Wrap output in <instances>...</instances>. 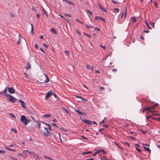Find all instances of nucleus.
I'll return each instance as SVG.
<instances>
[{"label": "nucleus", "mask_w": 160, "mask_h": 160, "mask_svg": "<svg viewBox=\"0 0 160 160\" xmlns=\"http://www.w3.org/2000/svg\"><path fill=\"white\" fill-rule=\"evenodd\" d=\"M5 153V151L2 150H0V153Z\"/></svg>", "instance_id": "ea45409f"}, {"label": "nucleus", "mask_w": 160, "mask_h": 160, "mask_svg": "<svg viewBox=\"0 0 160 160\" xmlns=\"http://www.w3.org/2000/svg\"><path fill=\"white\" fill-rule=\"evenodd\" d=\"M36 17L38 18H39L40 17V15L38 14H37L36 15Z\"/></svg>", "instance_id": "e2e57ef3"}, {"label": "nucleus", "mask_w": 160, "mask_h": 160, "mask_svg": "<svg viewBox=\"0 0 160 160\" xmlns=\"http://www.w3.org/2000/svg\"><path fill=\"white\" fill-rule=\"evenodd\" d=\"M151 25L153 27H154V24L153 22H150Z\"/></svg>", "instance_id": "603ef678"}, {"label": "nucleus", "mask_w": 160, "mask_h": 160, "mask_svg": "<svg viewBox=\"0 0 160 160\" xmlns=\"http://www.w3.org/2000/svg\"><path fill=\"white\" fill-rule=\"evenodd\" d=\"M132 21H133L134 22H135L136 21V19L135 18H133L132 19Z\"/></svg>", "instance_id": "de8ad7c7"}, {"label": "nucleus", "mask_w": 160, "mask_h": 160, "mask_svg": "<svg viewBox=\"0 0 160 160\" xmlns=\"http://www.w3.org/2000/svg\"><path fill=\"white\" fill-rule=\"evenodd\" d=\"M49 81V79L48 77H47L46 78V79L44 81V82L45 83H47Z\"/></svg>", "instance_id": "c756f323"}, {"label": "nucleus", "mask_w": 160, "mask_h": 160, "mask_svg": "<svg viewBox=\"0 0 160 160\" xmlns=\"http://www.w3.org/2000/svg\"><path fill=\"white\" fill-rule=\"evenodd\" d=\"M11 131L13 132H15V133H16V132H17V131H16V130L14 128H11Z\"/></svg>", "instance_id": "c9c22d12"}, {"label": "nucleus", "mask_w": 160, "mask_h": 160, "mask_svg": "<svg viewBox=\"0 0 160 160\" xmlns=\"http://www.w3.org/2000/svg\"><path fill=\"white\" fill-rule=\"evenodd\" d=\"M51 116V115L50 114H46L45 115H43V117H49Z\"/></svg>", "instance_id": "412c9836"}, {"label": "nucleus", "mask_w": 160, "mask_h": 160, "mask_svg": "<svg viewBox=\"0 0 160 160\" xmlns=\"http://www.w3.org/2000/svg\"><path fill=\"white\" fill-rule=\"evenodd\" d=\"M45 136L46 137L48 136H50L51 135V133L49 132L48 130H47L46 132H45L44 133Z\"/></svg>", "instance_id": "0eeeda50"}, {"label": "nucleus", "mask_w": 160, "mask_h": 160, "mask_svg": "<svg viewBox=\"0 0 160 160\" xmlns=\"http://www.w3.org/2000/svg\"><path fill=\"white\" fill-rule=\"evenodd\" d=\"M21 38H19L17 42V43L18 44H20L21 43Z\"/></svg>", "instance_id": "bb28decb"}, {"label": "nucleus", "mask_w": 160, "mask_h": 160, "mask_svg": "<svg viewBox=\"0 0 160 160\" xmlns=\"http://www.w3.org/2000/svg\"><path fill=\"white\" fill-rule=\"evenodd\" d=\"M75 111L76 112L79 114H81L82 113V112H80L79 110H75Z\"/></svg>", "instance_id": "b1692460"}, {"label": "nucleus", "mask_w": 160, "mask_h": 160, "mask_svg": "<svg viewBox=\"0 0 160 160\" xmlns=\"http://www.w3.org/2000/svg\"><path fill=\"white\" fill-rule=\"evenodd\" d=\"M31 64L28 62L27 63V65L25 68L27 69H29L31 68Z\"/></svg>", "instance_id": "f8f14e48"}, {"label": "nucleus", "mask_w": 160, "mask_h": 160, "mask_svg": "<svg viewBox=\"0 0 160 160\" xmlns=\"http://www.w3.org/2000/svg\"><path fill=\"white\" fill-rule=\"evenodd\" d=\"M64 19L66 20V21H67V22L68 24H70V22H69V21H68V18H64Z\"/></svg>", "instance_id": "09e8293b"}, {"label": "nucleus", "mask_w": 160, "mask_h": 160, "mask_svg": "<svg viewBox=\"0 0 160 160\" xmlns=\"http://www.w3.org/2000/svg\"><path fill=\"white\" fill-rule=\"evenodd\" d=\"M87 12H88V13H89L91 15H92V12H91V11H90V10H89L88 9H87Z\"/></svg>", "instance_id": "37998d69"}, {"label": "nucleus", "mask_w": 160, "mask_h": 160, "mask_svg": "<svg viewBox=\"0 0 160 160\" xmlns=\"http://www.w3.org/2000/svg\"><path fill=\"white\" fill-rule=\"evenodd\" d=\"M42 123H43V124H46V126H48V129L50 131L52 130L51 127V126L48 124L44 122H42Z\"/></svg>", "instance_id": "4468645a"}, {"label": "nucleus", "mask_w": 160, "mask_h": 160, "mask_svg": "<svg viewBox=\"0 0 160 160\" xmlns=\"http://www.w3.org/2000/svg\"><path fill=\"white\" fill-rule=\"evenodd\" d=\"M99 151V152H103L104 153H105V154H106V152L104 151V149H102L101 150H100V151Z\"/></svg>", "instance_id": "72a5a7b5"}, {"label": "nucleus", "mask_w": 160, "mask_h": 160, "mask_svg": "<svg viewBox=\"0 0 160 160\" xmlns=\"http://www.w3.org/2000/svg\"><path fill=\"white\" fill-rule=\"evenodd\" d=\"M100 46L101 47H102V48L103 49H106V47L105 46H102V44H101L100 45Z\"/></svg>", "instance_id": "4d7b16f0"}, {"label": "nucleus", "mask_w": 160, "mask_h": 160, "mask_svg": "<svg viewBox=\"0 0 160 160\" xmlns=\"http://www.w3.org/2000/svg\"><path fill=\"white\" fill-rule=\"evenodd\" d=\"M106 117H105L104 118V119L102 121H101V122H100L99 124H102V123H104V120H105V119H106Z\"/></svg>", "instance_id": "f704fd0d"}, {"label": "nucleus", "mask_w": 160, "mask_h": 160, "mask_svg": "<svg viewBox=\"0 0 160 160\" xmlns=\"http://www.w3.org/2000/svg\"><path fill=\"white\" fill-rule=\"evenodd\" d=\"M26 152H28L30 154V152L28 151V150H24L23 151V153H25Z\"/></svg>", "instance_id": "58836bf2"}, {"label": "nucleus", "mask_w": 160, "mask_h": 160, "mask_svg": "<svg viewBox=\"0 0 160 160\" xmlns=\"http://www.w3.org/2000/svg\"><path fill=\"white\" fill-rule=\"evenodd\" d=\"M22 104V106L24 108H26V107L25 105V104L23 102Z\"/></svg>", "instance_id": "7c9ffc66"}, {"label": "nucleus", "mask_w": 160, "mask_h": 160, "mask_svg": "<svg viewBox=\"0 0 160 160\" xmlns=\"http://www.w3.org/2000/svg\"><path fill=\"white\" fill-rule=\"evenodd\" d=\"M51 31L55 34H57L58 33V32L54 28H52L51 29Z\"/></svg>", "instance_id": "9d476101"}, {"label": "nucleus", "mask_w": 160, "mask_h": 160, "mask_svg": "<svg viewBox=\"0 0 160 160\" xmlns=\"http://www.w3.org/2000/svg\"><path fill=\"white\" fill-rule=\"evenodd\" d=\"M112 2H113V3H115V4H118V2H116L114 0H112Z\"/></svg>", "instance_id": "6e6d98bb"}, {"label": "nucleus", "mask_w": 160, "mask_h": 160, "mask_svg": "<svg viewBox=\"0 0 160 160\" xmlns=\"http://www.w3.org/2000/svg\"><path fill=\"white\" fill-rule=\"evenodd\" d=\"M81 99L82 100L84 101H85V102L87 101V99H86L85 98H82Z\"/></svg>", "instance_id": "bf43d9fd"}, {"label": "nucleus", "mask_w": 160, "mask_h": 160, "mask_svg": "<svg viewBox=\"0 0 160 160\" xmlns=\"http://www.w3.org/2000/svg\"><path fill=\"white\" fill-rule=\"evenodd\" d=\"M82 154H88V152H82Z\"/></svg>", "instance_id": "052dcab7"}, {"label": "nucleus", "mask_w": 160, "mask_h": 160, "mask_svg": "<svg viewBox=\"0 0 160 160\" xmlns=\"http://www.w3.org/2000/svg\"><path fill=\"white\" fill-rule=\"evenodd\" d=\"M6 96L8 97L7 100L9 102H14L17 101V99L14 98L12 96L8 94H6Z\"/></svg>", "instance_id": "f03ea898"}, {"label": "nucleus", "mask_w": 160, "mask_h": 160, "mask_svg": "<svg viewBox=\"0 0 160 160\" xmlns=\"http://www.w3.org/2000/svg\"><path fill=\"white\" fill-rule=\"evenodd\" d=\"M145 108L146 110V111H148L150 112H152L150 110V109H151L150 107H148L147 108Z\"/></svg>", "instance_id": "5701e85b"}, {"label": "nucleus", "mask_w": 160, "mask_h": 160, "mask_svg": "<svg viewBox=\"0 0 160 160\" xmlns=\"http://www.w3.org/2000/svg\"><path fill=\"white\" fill-rule=\"evenodd\" d=\"M4 148H5L7 149V150H8L10 151H16V150H15V149H12L11 148H8L6 146H5L4 147Z\"/></svg>", "instance_id": "2eb2a0df"}, {"label": "nucleus", "mask_w": 160, "mask_h": 160, "mask_svg": "<svg viewBox=\"0 0 160 160\" xmlns=\"http://www.w3.org/2000/svg\"><path fill=\"white\" fill-rule=\"evenodd\" d=\"M35 47L36 49L38 48V46L37 44H35Z\"/></svg>", "instance_id": "774afa93"}, {"label": "nucleus", "mask_w": 160, "mask_h": 160, "mask_svg": "<svg viewBox=\"0 0 160 160\" xmlns=\"http://www.w3.org/2000/svg\"><path fill=\"white\" fill-rule=\"evenodd\" d=\"M64 16H68V17H71V15L69 14H64Z\"/></svg>", "instance_id": "c03bdc74"}, {"label": "nucleus", "mask_w": 160, "mask_h": 160, "mask_svg": "<svg viewBox=\"0 0 160 160\" xmlns=\"http://www.w3.org/2000/svg\"><path fill=\"white\" fill-rule=\"evenodd\" d=\"M67 2L68 3L72 5H74V3L72 2L71 1H68V2Z\"/></svg>", "instance_id": "4be33fe9"}, {"label": "nucleus", "mask_w": 160, "mask_h": 160, "mask_svg": "<svg viewBox=\"0 0 160 160\" xmlns=\"http://www.w3.org/2000/svg\"><path fill=\"white\" fill-rule=\"evenodd\" d=\"M100 19L101 21H102L104 22H105V20L104 18L100 17Z\"/></svg>", "instance_id": "79ce46f5"}, {"label": "nucleus", "mask_w": 160, "mask_h": 160, "mask_svg": "<svg viewBox=\"0 0 160 160\" xmlns=\"http://www.w3.org/2000/svg\"><path fill=\"white\" fill-rule=\"evenodd\" d=\"M99 151H98L96 152H95V153H94L93 154V156H95V155H96L97 154V153H99Z\"/></svg>", "instance_id": "8fccbe9b"}, {"label": "nucleus", "mask_w": 160, "mask_h": 160, "mask_svg": "<svg viewBox=\"0 0 160 160\" xmlns=\"http://www.w3.org/2000/svg\"><path fill=\"white\" fill-rule=\"evenodd\" d=\"M8 90L9 92L11 93H14L15 92V89L13 87H9L8 88Z\"/></svg>", "instance_id": "20e7f679"}, {"label": "nucleus", "mask_w": 160, "mask_h": 160, "mask_svg": "<svg viewBox=\"0 0 160 160\" xmlns=\"http://www.w3.org/2000/svg\"><path fill=\"white\" fill-rule=\"evenodd\" d=\"M40 50L42 52H44V53H45V52L44 51L43 49L41 48H40Z\"/></svg>", "instance_id": "3c124183"}, {"label": "nucleus", "mask_w": 160, "mask_h": 160, "mask_svg": "<svg viewBox=\"0 0 160 160\" xmlns=\"http://www.w3.org/2000/svg\"><path fill=\"white\" fill-rule=\"evenodd\" d=\"M125 10V11L124 13L123 12V11L122 13L120 14V15H119V18L120 17L121 18H122L123 16V14H124V17L123 18V19H124L125 18L127 15V8H126Z\"/></svg>", "instance_id": "7ed1b4c3"}, {"label": "nucleus", "mask_w": 160, "mask_h": 160, "mask_svg": "<svg viewBox=\"0 0 160 160\" xmlns=\"http://www.w3.org/2000/svg\"><path fill=\"white\" fill-rule=\"evenodd\" d=\"M154 4L155 5V6L156 7V8H157L158 7V4H157V3L156 2H154Z\"/></svg>", "instance_id": "338daca9"}, {"label": "nucleus", "mask_w": 160, "mask_h": 160, "mask_svg": "<svg viewBox=\"0 0 160 160\" xmlns=\"http://www.w3.org/2000/svg\"><path fill=\"white\" fill-rule=\"evenodd\" d=\"M7 88L6 87L4 91L0 92V94L1 93H2V95L4 96V95L6 96V94L7 93Z\"/></svg>", "instance_id": "6e6552de"}, {"label": "nucleus", "mask_w": 160, "mask_h": 160, "mask_svg": "<svg viewBox=\"0 0 160 160\" xmlns=\"http://www.w3.org/2000/svg\"><path fill=\"white\" fill-rule=\"evenodd\" d=\"M144 149L147 151L151 152V150L149 148H147L144 146L143 147Z\"/></svg>", "instance_id": "f3484780"}, {"label": "nucleus", "mask_w": 160, "mask_h": 160, "mask_svg": "<svg viewBox=\"0 0 160 160\" xmlns=\"http://www.w3.org/2000/svg\"><path fill=\"white\" fill-rule=\"evenodd\" d=\"M136 148L138 152H139L141 153H142V151L139 148L137 147H136Z\"/></svg>", "instance_id": "cd10ccee"}, {"label": "nucleus", "mask_w": 160, "mask_h": 160, "mask_svg": "<svg viewBox=\"0 0 160 160\" xmlns=\"http://www.w3.org/2000/svg\"><path fill=\"white\" fill-rule=\"evenodd\" d=\"M17 155L18 157H22V154L21 153H19L17 154Z\"/></svg>", "instance_id": "5fc2aeb1"}, {"label": "nucleus", "mask_w": 160, "mask_h": 160, "mask_svg": "<svg viewBox=\"0 0 160 160\" xmlns=\"http://www.w3.org/2000/svg\"><path fill=\"white\" fill-rule=\"evenodd\" d=\"M87 68L88 69L90 70L91 71H92L93 70V67L89 65H87Z\"/></svg>", "instance_id": "9b49d317"}, {"label": "nucleus", "mask_w": 160, "mask_h": 160, "mask_svg": "<svg viewBox=\"0 0 160 160\" xmlns=\"http://www.w3.org/2000/svg\"><path fill=\"white\" fill-rule=\"evenodd\" d=\"M100 89L101 90H104L105 89V88L104 87H100Z\"/></svg>", "instance_id": "13d9d810"}, {"label": "nucleus", "mask_w": 160, "mask_h": 160, "mask_svg": "<svg viewBox=\"0 0 160 160\" xmlns=\"http://www.w3.org/2000/svg\"><path fill=\"white\" fill-rule=\"evenodd\" d=\"M98 5L100 9H102L104 12H106V10L105 8L102 7L99 3H98Z\"/></svg>", "instance_id": "1a4fd4ad"}, {"label": "nucleus", "mask_w": 160, "mask_h": 160, "mask_svg": "<svg viewBox=\"0 0 160 160\" xmlns=\"http://www.w3.org/2000/svg\"><path fill=\"white\" fill-rule=\"evenodd\" d=\"M52 93L51 91H49L48 92H47L45 96V99H47L49 97L51 96L52 95Z\"/></svg>", "instance_id": "423d86ee"}, {"label": "nucleus", "mask_w": 160, "mask_h": 160, "mask_svg": "<svg viewBox=\"0 0 160 160\" xmlns=\"http://www.w3.org/2000/svg\"><path fill=\"white\" fill-rule=\"evenodd\" d=\"M114 12H118L119 11V10L118 8H114Z\"/></svg>", "instance_id": "aec40b11"}, {"label": "nucleus", "mask_w": 160, "mask_h": 160, "mask_svg": "<svg viewBox=\"0 0 160 160\" xmlns=\"http://www.w3.org/2000/svg\"><path fill=\"white\" fill-rule=\"evenodd\" d=\"M75 97L78 98H79L80 99L82 98V97L80 96L76 95V96H75Z\"/></svg>", "instance_id": "69168bd1"}, {"label": "nucleus", "mask_w": 160, "mask_h": 160, "mask_svg": "<svg viewBox=\"0 0 160 160\" xmlns=\"http://www.w3.org/2000/svg\"><path fill=\"white\" fill-rule=\"evenodd\" d=\"M42 9L44 12V13H45V15L47 17H48V12H46V11L43 8H42Z\"/></svg>", "instance_id": "6ab92c4d"}, {"label": "nucleus", "mask_w": 160, "mask_h": 160, "mask_svg": "<svg viewBox=\"0 0 160 160\" xmlns=\"http://www.w3.org/2000/svg\"><path fill=\"white\" fill-rule=\"evenodd\" d=\"M9 114L13 118H16V116L15 115H13L12 113H10Z\"/></svg>", "instance_id": "2f4dec72"}, {"label": "nucleus", "mask_w": 160, "mask_h": 160, "mask_svg": "<svg viewBox=\"0 0 160 160\" xmlns=\"http://www.w3.org/2000/svg\"><path fill=\"white\" fill-rule=\"evenodd\" d=\"M20 120L21 122L24 123L25 125H27V124L29 123L31 121L30 119H27L25 116L23 115L21 116Z\"/></svg>", "instance_id": "f257e3e1"}, {"label": "nucleus", "mask_w": 160, "mask_h": 160, "mask_svg": "<svg viewBox=\"0 0 160 160\" xmlns=\"http://www.w3.org/2000/svg\"><path fill=\"white\" fill-rule=\"evenodd\" d=\"M128 134H132L134 133V132H128Z\"/></svg>", "instance_id": "680f3d73"}, {"label": "nucleus", "mask_w": 160, "mask_h": 160, "mask_svg": "<svg viewBox=\"0 0 160 160\" xmlns=\"http://www.w3.org/2000/svg\"><path fill=\"white\" fill-rule=\"evenodd\" d=\"M158 105V104L157 103H156L155 104L150 107L151 109H155L156 108V107H157Z\"/></svg>", "instance_id": "dca6fc26"}, {"label": "nucleus", "mask_w": 160, "mask_h": 160, "mask_svg": "<svg viewBox=\"0 0 160 160\" xmlns=\"http://www.w3.org/2000/svg\"><path fill=\"white\" fill-rule=\"evenodd\" d=\"M86 26L87 28H92L94 27L92 25H86Z\"/></svg>", "instance_id": "a211bd4d"}, {"label": "nucleus", "mask_w": 160, "mask_h": 160, "mask_svg": "<svg viewBox=\"0 0 160 160\" xmlns=\"http://www.w3.org/2000/svg\"><path fill=\"white\" fill-rule=\"evenodd\" d=\"M30 24L31 25V30L30 31V32L32 35H33L34 34L33 26V25L32 24L30 23Z\"/></svg>", "instance_id": "ddd939ff"}, {"label": "nucleus", "mask_w": 160, "mask_h": 160, "mask_svg": "<svg viewBox=\"0 0 160 160\" xmlns=\"http://www.w3.org/2000/svg\"><path fill=\"white\" fill-rule=\"evenodd\" d=\"M62 109H64V110H65V111L67 113H69L70 114V113L69 112H68V110H67L66 108H62Z\"/></svg>", "instance_id": "e433bc0d"}, {"label": "nucleus", "mask_w": 160, "mask_h": 160, "mask_svg": "<svg viewBox=\"0 0 160 160\" xmlns=\"http://www.w3.org/2000/svg\"><path fill=\"white\" fill-rule=\"evenodd\" d=\"M64 52L67 56H68L69 54V52L68 51H65Z\"/></svg>", "instance_id": "a878e982"}, {"label": "nucleus", "mask_w": 160, "mask_h": 160, "mask_svg": "<svg viewBox=\"0 0 160 160\" xmlns=\"http://www.w3.org/2000/svg\"><path fill=\"white\" fill-rule=\"evenodd\" d=\"M51 125L53 126L54 127H58L57 126V125L56 124L54 123H52L51 124Z\"/></svg>", "instance_id": "a19ab883"}, {"label": "nucleus", "mask_w": 160, "mask_h": 160, "mask_svg": "<svg viewBox=\"0 0 160 160\" xmlns=\"http://www.w3.org/2000/svg\"><path fill=\"white\" fill-rule=\"evenodd\" d=\"M84 34L86 36L89 37V38H91V35H89V34H88L85 33H84Z\"/></svg>", "instance_id": "a18cd8bd"}, {"label": "nucleus", "mask_w": 160, "mask_h": 160, "mask_svg": "<svg viewBox=\"0 0 160 160\" xmlns=\"http://www.w3.org/2000/svg\"><path fill=\"white\" fill-rule=\"evenodd\" d=\"M145 23L148 28L150 29H151V28L150 26L148 24L147 22L146 21H145Z\"/></svg>", "instance_id": "473e14b6"}, {"label": "nucleus", "mask_w": 160, "mask_h": 160, "mask_svg": "<svg viewBox=\"0 0 160 160\" xmlns=\"http://www.w3.org/2000/svg\"><path fill=\"white\" fill-rule=\"evenodd\" d=\"M114 143L115 144L117 145L118 147L119 148H120V147L119 146L118 144V143L116 142H114Z\"/></svg>", "instance_id": "864d4df0"}, {"label": "nucleus", "mask_w": 160, "mask_h": 160, "mask_svg": "<svg viewBox=\"0 0 160 160\" xmlns=\"http://www.w3.org/2000/svg\"><path fill=\"white\" fill-rule=\"evenodd\" d=\"M100 17L97 16H95V20H98L100 19Z\"/></svg>", "instance_id": "c85d7f7f"}, {"label": "nucleus", "mask_w": 160, "mask_h": 160, "mask_svg": "<svg viewBox=\"0 0 160 160\" xmlns=\"http://www.w3.org/2000/svg\"><path fill=\"white\" fill-rule=\"evenodd\" d=\"M81 120L82 121L85 123H86L90 125H91L92 124V122L89 120H88L86 119H82Z\"/></svg>", "instance_id": "39448f33"}, {"label": "nucleus", "mask_w": 160, "mask_h": 160, "mask_svg": "<svg viewBox=\"0 0 160 160\" xmlns=\"http://www.w3.org/2000/svg\"><path fill=\"white\" fill-rule=\"evenodd\" d=\"M10 14L11 17L12 18H14V15L13 14L10 13Z\"/></svg>", "instance_id": "0e129e2a"}, {"label": "nucleus", "mask_w": 160, "mask_h": 160, "mask_svg": "<svg viewBox=\"0 0 160 160\" xmlns=\"http://www.w3.org/2000/svg\"><path fill=\"white\" fill-rule=\"evenodd\" d=\"M43 46H44V47H45V48H48V45H47L45 43H44L43 44Z\"/></svg>", "instance_id": "49530a36"}, {"label": "nucleus", "mask_w": 160, "mask_h": 160, "mask_svg": "<svg viewBox=\"0 0 160 160\" xmlns=\"http://www.w3.org/2000/svg\"><path fill=\"white\" fill-rule=\"evenodd\" d=\"M36 122L38 123V128L39 129V128L40 126L41 123L40 122H38L37 121H36Z\"/></svg>", "instance_id": "393cba45"}, {"label": "nucleus", "mask_w": 160, "mask_h": 160, "mask_svg": "<svg viewBox=\"0 0 160 160\" xmlns=\"http://www.w3.org/2000/svg\"><path fill=\"white\" fill-rule=\"evenodd\" d=\"M10 158H11V159L12 160H17V158H14L12 157L11 156H10Z\"/></svg>", "instance_id": "4c0bfd02"}]
</instances>
